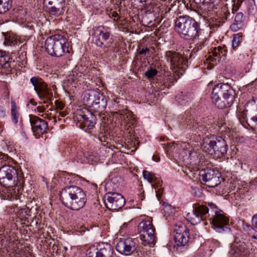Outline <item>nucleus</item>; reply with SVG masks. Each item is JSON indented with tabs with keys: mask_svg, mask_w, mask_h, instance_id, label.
Listing matches in <instances>:
<instances>
[{
	"mask_svg": "<svg viewBox=\"0 0 257 257\" xmlns=\"http://www.w3.org/2000/svg\"><path fill=\"white\" fill-rule=\"evenodd\" d=\"M107 106V101L102 95V97H98L93 105L92 106L94 110L98 112L102 113Z\"/></svg>",
	"mask_w": 257,
	"mask_h": 257,
	"instance_id": "29",
	"label": "nucleus"
},
{
	"mask_svg": "<svg viewBox=\"0 0 257 257\" xmlns=\"http://www.w3.org/2000/svg\"><path fill=\"white\" fill-rule=\"evenodd\" d=\"M207 205L209 207L207 220L210 221L212 227L219 233L229 230V218L224 212L212 202H209Z\"/></svg>",
	"mask_w": 257,
	"mask_h": 257,
	"instance_id": "4",
	"label": "nucleus"
},
{
	"mask_svg": "<svg viewBox=\"0 0 257 257\" xmlns=\"http://www.w3.org/2000/svg\"><path fill=\"white\" fill-rule=\"evenodd\" d=\"M24 43V40L13 33H7L5 35L4 44L8 46H19Z\"/></svg>",
	"mask_w": 257,
	"mask_h": 257,
	"instance_id": "26",
	"label": "nucleus"
},
{
	"mask_svg": "<svg viewBox=\"0 0 257 257\" xmlns=\"http://www.w3.org/2000/svg\"><path fill=\"white\" fill-rule=\"evenodd\" d=\"M83 76L84 75L82 72L79 71L78 69L75 68L72 70L70 75H69L65 83L69 86L72 85V87H76V84L83 81Z\"/></svg>",
	"mask_w": 257,
	"mask_h": 257,
	"instance_id": "23",
	"label": "nucleus"
},
{
	"mask_svg": "<svg viewBox=\"0 0 257 257\" xmlns=\"http://www.w3.org/2000/svg\"><path fill=\"white\" fill-rule=\"evenodd\" d=\"M11 116L13 123L17 124L21 118L20 113L14 101H11Z\"/></svg>",
	"mask_w": 257,
	"mask_h": 257,
	"instance_id": "30",
	"label": "nucleus"
},
{
	"mask_svg": "<svg viewBox=\"0 0 257 257\" xmlns=\"http://www.w3.org/2000/svg\"><path fill=\"white\" fill-rule=\"evenodd\" d=\"M69 43L61 35H54L49 37L45 41V47L51 56L61 57L65 53H69Z\"/></svg>",
	"mask_w": 257,
	"mask_h": 257,
	"instance_id": "5",
	"label": "nucleus"
},
{
	"mask_svg": "<svg viewBox=\"0 0 257 257\" xmlns=\"http://www.w3.org/2000/svg\"><path fill=\"white\" fill-rule=\"evenodd\" d=\"M248 250L244 243L233 242L230 246L229 257H247Z\"/></svg>",
	"mask_w": 257,
	"mask_h": 257,
	"instance_id": "19",
	"label": "nucleus"
},
{
	"mask_svg": "<svg viewBox=\"0 0 257 257\" xmlns=\"http://www.w3.org/2000/svg\"><path fill=\"white\" fill-rule=\"evenodd\" d=\"M237 117L240 122H246L249 125L251 123H257V109L238 111Z\"/></svg>",
	"mask_w": 257,
	"mask_h": 257,
	"instance_id": "20",
	"label": "nucleus"
},
{
	"mask_svg": "<svg viewBox=\"0 0 257 257\" xmlns=\"http://www.w3.org/2000/svg\"><path fill=\"white\" fill-rule=\"evenodd\" d=\"M167 61L174 69H182L184 63H185L182 56L178 52L172 51H167L165 54Z\"/></svg>",
	"mask_w": 257,
	"mask_h": 257,
	"instance_id": "18",
	"label": "nucleus"
},
{
	"mask_svg": "<svg viewBox=\"0 0 257 257\" xmlns=\"http://www.w3.org/2000/svg\"><path fill=\"white\" fill-rule=\"evenodd\" d=\"M46 10L51 14L59 16L64 11L65 0H43Z\"/></svg>",
	"mask_w": 257,
	"mask_h": 257,
	"instance_id": "16",
	"label": "nucleus"
},
{
	"mask_svg": "<svg viewBox=\"0 0 257 257\" xmlns=\"http://www.w3.org/2000/svg\"><path fill=\"white\" fill-rule=\"evenodd\" d=\"M140 239L144 246H153L156 240L155 228L150 220H143L138 225Z\"/></svg>",
	"mask_w": 257,
	"mask_h": 257,
	"instance_id": "8",
	"label": "nucleus"
},
{
	"mask_svg": "<svg viewBox=\"0 0 257 257\" xmlns=\"http://www.w3.org/2000/svg\"><path fill=\"white\" fill-rule=\"evenodd\" d=\"M176 30L182 38L186 40H194L190 48H193L195 53L201 50L205 45L206 38H201V29L199 24L193 18L189 16H180L175 22Z\"/></svg>",
	"mask_w": 257,
	"mask_h": 257,
	"instance_id": "1",
	"label": "nucleus"
},
{
	"mask_svg": "<svg viewBox=\"0 0 257 257\" xmlns=\"http://www.w3.org/2000/svg\"><path fill=\"white\" fill-rule=\"evenodd\" d=\"M236 10H234V8L232 9V13H234V11H236Z\"/></svg>",
	"mask_w": 257,
	"mask_h": 257,
	"instance_id": "55",
	"label": "nucleus"
},
{
	"mask_svg": "<svg viewBox=\"0 0 257 257\" xmlns=\"http://www.w3.org/2000/svg\"><path fill=\"white\" fill-rule=\"evenodd\" d=\"M73 118L77 126L85 132L92 129L96 124V116L87 109L78 112L74 116Z\"/></svg>",
	"mask_w": 257,
	"mask_h": 257,
	"instance_id": "11",
	"label": "nucleus"
},
{
	"mask_svg": "<svg viewBox=\"0 0 257 257\" xmlns=\"http://www.w3.org/2000/svg\"><path fill=\"white\" fill-rule=\"evenodd\" d=\"M17 177V172L15 168L12 166H5L1 167L0 168V184L8 188L7 191H9L8 196L12 197L15 193L13 191L12 187L17 185L16 182Z\"/></svg>",
	"mask_w": 257,
	"mask_h": 257,
	"instance_id": "7",
	"label": "nucleus"
},
{
	"mask_svg": "<svg viewBox=\"0 0 257 257\" xmlns=\"http://www.w3.org/2000/svg\"><path fill=\"white\" fill-rule=\"evenodd\" d=\"M214 135H207L206 137L203 139L202 145L203 151L210 155L214 154V144H215L214 143Z\"/></svg>",
	"mask_w": 257,
	"mask_h": 257,
	"instance_id": "28",
	"label": "nucleus"
},
{
	"mask_svg": "<svg viewBox=\"0 0 257 257\" xmlns=\"http://www.w3.org/2000/svg\"><path fill=\"white\" fill-rule=\"evenodd\" d=\"M200 161V159L199 157V154L196 152L191 151L189 158H188V160H187L186 165H191L197 168Z\"/></svg>",
	"mask_w": 257,
	"mask_h": 257,
	"instance_id": "32",
	"label": "nucleus"
},
{
	"mask_svg": "<svg viewBox=\"0 0 257 257\" xmlns=\"http://www.w3.org/2000/svg\"><path fill=\"white\" fill-rule=\"evenodd\" d=\"M60 197L63 205L74 210L83 207L86 202L85 192L76 186H69L63 188Z\"/></svg>",
	"mask_w": 257,
	"mask_h": 257,
	"instance_id": "2",
	"label": "nucleus"
},
{
	"mask_svg": "<svg viewBox=\"0 0 257 257\" xmlns=\"http://www.w3.org/2000/svg\"><path fill=\"white\" fill-rule=\"evenodd\" d=\"M200 180L210 188L217 186L221 183V174L218 170L207 168L201 170L200 172Z\"/></svg>",
	"mask_w": 257,
	"mask_h": 257,
	"instance_id": "12",
	"label": "nucleus"
},
{
	"mask_svg": "<svg viewBox=\"0 0 257 257\" xmlns=\"http://www.w3.org/2000/svg\"><path fill=\"white\" fill-rule=\"evenodd\" d=\"M56 105H57V108H59L60 110H62L64 108V105L59 102H58V103H56Z\"/></svg>",
	"mask_w": 257,
	"mask_h": 257,
	"instance_id": "51",
	"label": "nucleus"
},
{
	"mask_svg": "<svg viewBox=\"0 0 257 257\" xmlns=\"http://www.w3.org/2000/svg\"><path fill=\"white\" fill-rule=\"evenodd\" d=\"M92 39L94 44L101 48H110L114 41L110 29L103 26L92 29Z\"/></svg>",
	"mask_w": 257,
	"mask_h": 257,
	"instance_id": "6",
	"label": "nucleus"
},
{
	"mask_svg": "<svg viewBox=\"0 0 257 257\" xmlns=\"http://www.w3.org/2000/svg\"><path fill=\"white\" fill-rule=\"evenodd\" d=\"M104 198L105 205L109 210H118L121 208L125 203L123 196L115 192L107 193Z\"/></svg>",
	"mask_w": 257,
	"mask_h": 257,
	"instance_id": "15",
	"label": "nucleus"
},
{
	"mask_svg": "<svg viewBox=\"0 0 257 257\" xmlns=\"http://www.w3.org/2000/svg\"><path fill=\"white\" fill-rule=\"evenodd\" d=\"M214 154L217 156L224 155L227 151V145L226 141L220 136H214Z\"/></svg>",
	"mask_w": 257,
	"mask_h": 257,
	"instance_id": "22",
	"label": "nucleus"
},
{
	"mask_svg": "<svg viewBox=\"0 0 257 257\" xmlns=\"http://www.w3.org/2000/svg\"><path fill=\"white\" fill-rule=\"evenodd\" d=\"M235 91L227 83H218L214 87L211 95L212 102L219 108L229 107L234 99Z\"/></svg>",
	"mask_w": 257,
	"mask_h": 257,
	"instance_id": "3",
	"label": "nucleus"
},
{
	"mask_svg": "<svg viewBox=\"0 0 257 257\" xmlns=\"http://www.w3.org/2000/svg\"><path fill=\"white\" fill-rule=\"evenodd\" d=\"M149 51L150 50L149 48H143L138 52V54L139 55H146L147 53H149Z\"/></svg>",
	"mask_w": 257,
	"mask_h": 257,
	"instance_id": "46",
	"label": "nucleus"
},
{
	"mask_svg": "<svg viewBox=\"0 0 257 257\" xmlns=\"http://www.w3.org/2000/svg\"><path fill=\"white\" fill-rule=\"evenodd\" d=\"M243 26H239L238 24L235 23H233L232 25L230 26V29L234 32H236L238 31V30L240 29Z\"/></svg>",
	"mask_w": 257,
	"mask_h": 257,
	"instance_id": "43",
	"label": "nucleus"
},
{
	"mask_svg": "<svg viewBox=\"0 0 257 257\" xmlns=\"http://www.w3.org/2000/svg\"><path fill=\"white\" fill-rule=\"evenodd\" d=\"M41 116L44 118L51 119L50 114L47 112L43 113Z\"/></svg>",
	"mask_w": 257,
	"mask_h": 257,
	"instance_id": "50",
	"label": "nucleus"
},
{
	"mask_svg": "<svg viewBox=\"0 0 257 257\" xmlns=\"http://www.w3.org/2000/svg\"><path fill=\"white\" fill-rule=\"evenodd\" d=\"M157 73V69L151 68L145 72V75L148 78H151L156 75Z\"/></svg>",
	"mask_w": 257,
	"mask_h": 257,
	"instance_id": "41",
	"label": "nucleus"
},
{
	"mask_svg": "<svg viewBox=\"0 0 257 257\" xmlns=\"http://www.w3.org/2000/svg\"><path fill=\"white\" fill-rule=\"evenodd\" d=\"M243 14L242 13H238L236 14L234 18V23L238 24L239 26H243Z\"/></svg>",
	"mask_w": 257,
	"mask_h": 257,
	"instance_id": "39",
	"label": "nucleus"
},
{
	"mask_svg": "<svg viewBox=\"0 0 257 257\" xmlns=\"http://www.w3.org/2000/svg\"><path fill=\"white\" fill-rule=\"evenodd\" d=\"M143 175L144 178L147 180L150 183L153 185H160L161 183V181L159 179H158L156 176L154 175V174H152L151 172L144 170L143 172Z\"/></svg>",
	"mask_w": 257,
	"mask_h": 257,
	"instance_id": "31",
	"label": "nucleus"
},
{
	"mask_svg": "<svg viewBox=\"0 0 257 257\" xmlns=\"http://www.w3.org/2000/svg\"><path fill=\"white\" fill-rule=\"evenodd\" d=\"M113 249L110 244L102 242L99 244L95 257H112Z\"/></svg>",
	"mask_w": 257,
	"mask_h": 257,
	"instance_id": "25",
	"label": "nucleus"
},
{
	"mask_svg": "<svg viewBox=\"0 0 257 257\" xmlns=\"http://www.w3.org/2000/svg\"><path fill=\"white\" fill-rule=\"evenodd\" d=\"M208 207L204 205L196 204L191 212L186 215V218L193 225H196L202 221L207 220Z\"/></svg>",
	"mask_w": 257,
	"mask_h": 257,
	"instance_id": "13",
	"label": "nucleus"
},
{
	"mask_svg": "<svg viewBox=\"0 0 257 257\" xmlns=\"http://www.w3.org/2000/svg\"><path fill=\"white\" fill-rule=\"evenodd\" d=\"M115 247L118 252L125 255H130L136 250H137V252L141 253L140 257H147L149 255L147 251V248H144L141 246L137 248L136 243L131 238L121 239L116 243Z\"/></svg>",
	"mask_w": 257,
	"mask_h": 257,
	"instance_id": "10",
	"label": "nucleus"
},
{
	"mask_svg": "<svg viewBox=\"0 0 257 257\" xmlns=\"http://www.w3.org/2000/svg\"><path fill=\"white\" fill-rule=\"evenodd\" d=\"M219 100H219L220 101H223V98H222V96H219Z\"/></svg>",
	"mask_w": 257,
	"mask_h": 257,
	"instance_id": "54",
	"label": "nucleus"
},
{
	"mask_svg": "<svg viewBox=\"0 0 257 257\" xmlns=\"http://www.w3.org/2000/svg\"><path fill=\"white\" fill-rule=\"evenodd\" d=\"M48 105H46V107L44 106H39L37 107V110L39 112H44L45 111L46 107H48Z\"/></svg>",
	"mask_w": 257,
	"mask_h": 257,
	"instance_id": "48",
	"label": "nucleus"
},
{
	"mask_svg": "<svg viewBox=\"0 0 257 257\" xmlns=\"http://www.w3.org/2000/svg\"><path fill=\"white\" fill-rule=\"evenodd\" d=\"M9 59L8 56H6L4 54L3 52H0V65L7 67V66L9 65Z\"/></svg>",
	"mask_w": 257,
	"mask_h": 257,
	"instance_id": "37",
	"label": "nucleus"
},
{
	"mask_svg": "<svg viewBox=\"0 0 257 257\" xmlns=\"http://www.w3.org/2000/svg\"><path fill=\"white\" fill-rule=\"evenodd\" d=\"M191 150L188 149H183L179 155L180 160L186 164L188 158L190 155Z\"/></svg>",
	"mask_w": 257,
	"mask_h": 257,
	"instance_id": "33",
	"label": "nucleus"
},
{
	"mask_svg": "<svg viewBox=\"0 0 257 257\" xmlns=\"http://www.w3.org/2000/svg\"><path fill=\"white\" fill-rule=\"evenodd\" d=\"M194 2L199 6H201V5L205 6L206 5H211V4H213L214 2V0H194Z\"/></svg>",
	"mask_w": 257,
	"mask_h": 257,
	"instance_id": "38",
	"label": "nucleus"
},
{
	"mask_svg": "<svg viewBox=\"0 0 257 257\" xmlns=\"http://www.w3.org/2000/svg\"><path fill=\"white\" fill-rule=\"evenodd\" d=\"M32 130L35 134H43L48 128V123L44 119L33 115H30Z\"/></svg>",
	"mask_w": 257,
	"mask_h": 257,
	"instance_id": "17",
	"label": "nucleus"
},
{
	"mask_svg": "<svg viewBox=\"0 0 257 257\" xmlns=\"http://www.w3.org/2000/svg\"><path fill=\"white\" fill-rule=\"evenodd\" d=\"M95 138L96 139H97L99 142H100L101 143H102V142H105V137H104L103 136V134L102 133H100L98 137H96V136H95Z\"/></svg>",
	"mask_w": 257,
	"mask_h": 257,
	"instance_id": "47",
	"label": "nucleus"
},
{
	"mask_svg": "<svg viewBox=\"0 0 257 257\" xmlns=\"http://www.w3.org/2000/svg\"><path fill=\"white\" fill-rule=\"evenodd\" d=\"M251 222L252 226L257 228V213L252 216Z\"/></svg>",
	"mask_w": 257,
	"mask_h": 257,
	"instance_id": "44",
	"label": "nucleus"
},
{
	"mask_svg": "<svg viewBox=\"0 0 257 257\" xmlns=\"http://www.w3.org/2000/svg\"><path fill=\"white\" fill-rule=\"evenodd\" d=\"M242 40V35L240 33H237L234 35L232 41V47L234 50H235L238 46Z\"/></svg>",
	"mask_w": 257,
	"mask_h": 257,
	"instance_id": "35",
	"label": "nucleus"
},
{
	"mask_svg": "<svg viewBox=\"0 0 257 257\" xmlns=\"http://www.w3.org/2000/svg\"><path fill=\"white\" fill-rule=\"evenodd\" d=\"M98 97H102V95L95 90H90L84 93L83 100L86 105L92 106Z\"/></svg>",
	"mask_w": 257,
	"mask_h": 257,
	"instance_id": "27",
	"label": "nucleus"
},
{
	"mask_svg": "<svg viewBox=\"0 0 257 257\" xmlns=\"http://www.w3.org/2000/svg\"><path fill=\"white\" fill-rule=\"evenodd\" d=\"M11 7V0H0L1 14L7 12Z\"/></svg>",
	"mask_w": 257,
	"mask_h": 257,
	"instance_id": "34",
	"label": "nucleus"
},
{
	"mask_svg": "<svg viewBox=\"0 0 257 257\" xmlns=\"http://www.w3.org/2000/svg\"><path fill=\"white\" fill-rule=\"evenodd\" d=\"M131 123H132L133 125H134L135 123V120H133V122H132Z\"/></svg>",
	"mask_w": 257,
	"mask_h": 257,
	"instance_id": "57",
	"label": "nucleus"
},
{
	"mask_svg": "<svg viewBox=\"0 0 257 257\" xmlns=\"http://www.w3.org/2000/svg\"><path fill=\"white\" fill-rule=\"evenodd\" d=\"M30 82L39 98L43 101V103H50L52 99L53 93L52 89L48 87L47 83L42 79L36 76L32 77L30 79Z\"/></svg>",
	"mask_w": 257,
	"mask_h": 257,
	"instance_id": "9",
	"label": "nucleus"
},
{
	"mask_svg": "<svg viewBox=\"0 0 257 257\" xmlns=\"http://www.w3.org/2000/svg\"><path fill=\"white\" fill-rule=\"evenodd\" d=\"M227 52V50L225 46L215 47L211 52H209V55L207 57L206 60L212 62L219 61L220 58L226 56Z\"/></svg>",
	"mask_w": 257,
	"mask_h": 257,
	"instance_id": "24",
	"label": "nucleus"
},
{
	"mask_svg": "<svg viewBox=\"0 0 257 257\" xmlns=\"http://www.w3.org/2000/svg\"><path fill=\"white\" fill-rule=\"evenodd\" d=\"M174 240L178 246H186L190 239L189 230L184 223L179 222L174 228Z\"/></svg>",
	"mask_w": 257,
	"mask_h": 257,
	"instance_id": "14",
	"label": "nucleus"
},
{
	"mask_svg": "<svg viewBox=\"0 0 257 257\" xmlns=\"http://www.w3.org/2000/svg\"><path fill=\"white\" fill-rule=\"evenodd\" d=\"M242 227L243 229L247 232L248 234L250 231H253V229H254L252 226L247 223H243Z\"/></svg>",
	"mask_w": 257,
	"mask_h": 257,
	"instance_id": "42",
	"label": "nucleus"
},
{
	"mask_svg": "<svg viewBox=\"0 0 257 257\" xmlns=\"http://www.w3.org/2000/svg\"><path fill=\"white\" fill-rule=\"evenodd\" d=\"M177 100L182 105H185L187 102L190 100V99L187 96L183 95H179L177 97Z\"/></svg>",
	"mask_w": 257,
	"mask_h": 257,
	"instance_id": "40",
	"label": "nucleus"
},
{
	"mask_svg": "<svg viewBox=\"0 0 257 257\" xmlns=\"http://www.w3.org/2000/svg\"><path fill=\"white\" fill-rule=\"evenodd\" d=\"M224 19L225 20H226L227 19V15H226V13L225 12L224 13Z\"/></svg>",
	"mask_w": 257,
	"mask_h": 257,
	"instance_id": "53",
	"label": "nucleus"
},
{
	"mask_svg": "<svg viewBox=\"0 0 257 257\" xmlns=\"http://www.w3.org/2000/svg\"><path fill=\"white\" fill-rule=\"evenodd\" d=\"M113 51V52H114V51H115V50H113H113L110 49V50H108V51Z\"/></svg>",
	"mask_w": 257,
	"mask_h": 257,
	"instance_id": "56",
	"label": "nucleus"
},
{
	"mask_svg": "<svg viewBox=\"0 0 257 257\" xmlns=\"http://www.w3.org/2000/svg\"><path fill=\"white\" fill-rule=\"evenodd\" d=\"M58 117L60 116L61 117H65L66 115V113L64 111H60L58 112Z\"/></svg>",
	"mask_w": 257,
	"mask_h": 257,
	"instance_id": "52",
	"label": "nucleus"
},
{
	"mask_svg": "<svg viewBox=\"0 0 257 257\" xmlns=\"http://www.w3.org/2000/svg\"><path fill=\"white\" fill-rule=\"evenodd\" d=\"M193 131L199 134V136L205 135L207 133L212 132V128L214 126L212 124H207L205 121L196 122L193 120L190 124ZM210 136V134L209 135Z\"/></svg>",
	"mask_w": 257,
	"mask_h": 257,
	"instance_id": "21",
	"label": "nucleus"
},
{
	"mask_svg": "<svg viewBox=\"0 0 257 257\" xmlns=\"http://www.w3.org/2000/svg\"><path fill=\"white\" fill-rule=\"evenodd\" d=\"M248 235L252 239L257 240V231L254 229H253V231H250Z\"/></svg>",
	"mask_w": 257,
	"mask_h": 257,
	"instance_id": "45",
	"label": "nucleus"
},
{
	"mask_svg": "<svg viewBox=\"0 0 257 257\" xmlns=\"http://www.w3.org/2000/svg\"><path fill=\"white\" fill-rule=\"evenodd\" d=\"M6 115V112L3 106L0 105V118L4 117Z\"/></svg>",
	"mask_w": 257,
	"mask_h": 257,
	"instance_id": "49",
	"label": "nucleus"
},
{
	"mask_svg": "<svg viewBox=\"0 0 257 257\" xmlns=\"http://www.w3.org/2000/svg\"><path fill=\"white\" fill-rule=\"evenodd\" d=\"M163 210L166 216H170L174 212V209L170 204L166 203L163 204Z\"/></svg>",
	"mask_w": 257,
	"mask_h": 257,
	"instance_id": "36",
	"label": "nucleus"
}]
</instances>
